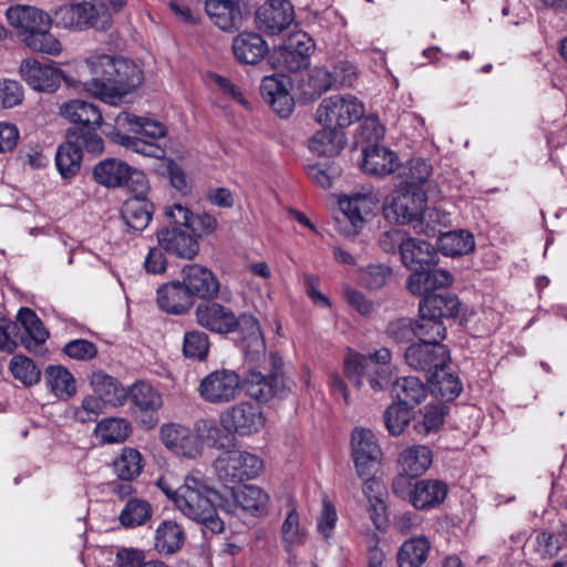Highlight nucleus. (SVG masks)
I'll return each mask as SVG.
<instances>
[{"mask_svg": "<svg viewBox=\"0 0 567 567\" xmlns=\"http://www.w3.org/2000/svg\"><path fill=\"white\" fill-rule=\"evenodd\" d=\"M6 17L25 47L50 55H58L62 50L61 42L50 33L53 21L56 27L64 29L94 28L102 31L109 30L113 22L109 8L103 2L86 0L59 7L53 19L35 7L21 4L10 7Z\"/></svg>", "mask_w": 567, "mask_h": 567, "instance_id": "1", "label": "nucleus"}, {"mask_svg": "<svg viewBox=\"0 0 567 567\" xmlns=\"http://www.w3.org/2000/svg\"><path fill=\"white\" fill-rule=\"evenodd\" d=\"M392 353L380 348L372 353L362 354L351 349L343 361V373L358 389L367 380L373 391H384L391 386L395 401L414 409L429 394V385L416 377H402L392 382Z\"/></svg>", "mask_w": 567, "mask_h": 567, "instance_id": "2", "label": "nucleus"}, {"mask_svg": "<svg viewBox=\"0 0 567 567\" xmlns=\"http://www.w3.org/2000/svg\"><path fill=\"white\" fill-rule=\"evenodd\" d=\"M91 79L80 82L83 89L99 100L117 105L143 82V71L132 60L107 54L86 58Z\"/></svg>", "mask_w": 567, "mask_h": 567, "instance_id": "3", "label": "nucleus"}, {"mask_svg": "<svg viewBox=\"0 0 567 567\" xmlns=\"http://www.w3.org/2000/svg\"><path fill=\"white\" fill-rule=\"evenodd\" d=\"M198 326L216 334L226 336L237 332L240 336L239 346L244 352L252 351L262 354L264 336L258 319L248 312L239 316L216 299L200 302L195 309Z\"/></svg>", "mask_w": 567, "mask_h": 567, "instance_id": "4", "label": "nucleus"}, {"mask_svg": "<svg viewBox=\"0 0 567 567\" xmlns=\"http://www.w3.org/2000/svg\"><path fill=\"white\" fill-rule=\"evenodd\" d=\"M266 346L262 354L252 351L245 352L246 361L240 369L241 391L258 403H267L272 399H284L290 388L284 373V360L278 353L269 355V367L266 365Z\"/></svg>", "mask_w": 567, "mask_h": 567, "instance_id": "5", "label": "nucleus"}, {"mask_svg": "<svg viewBox=\"0 0 567 567\" xmlns=\"http://www.w3.org/2000/svg\"><path fill=\"white\" fill-rule=\"evenodd\" d=\"M437 258V250L432 244L406 237L401 246V261L411 270L406 280V288L411 293L450 287L453 284L452 274L436 267Z\"/></svg>", "mask_w": 567, "mask_h": 567, "instance_id": "6", "label": "nucleus"}, {"mask_svg": "<svg viewBox=\"0 0 567 567\" xmlns=\"http://www.w3.org/2000/svg\"><path fill=\"white\" fill-rule=\"evenodd\" d=\"M177 508L188 518L202 524L213 534L224 532L225 525L218 516V508L229 509L224 506V498L214 488L202 480L187 475L182 484Z\"/></svg>", "mask_w": 567, "mask_h": 567, "instance_id": "7", "label": "nucleus"}, {"mask_svg": "<svg viewBox=\"0 0 567 567\" xmlns=\"http://www.w3.org/2000/svg\"><path fill=\"white\" fill-rule=\"evenodd\" d=\"M196 434L182 424L165 423L161 426L159 436L165 447L174 454L196 458L202 454V445L205 442L208 446L223 449L220 442L221 429L213 420H199L195 424Z\"/></svg>", "mask_w": 567, "mask_h": 567, "instance_id": "8", "label": "nucleus"}, {"mask_svg": "<svg viewBox=\"0 0 567 567\" xmlns=\"http://www.w3.org/2000/svg\"><path fill=\"white\" fill-rule=\"evenodd\" d=\"M49 338L42 320L34 310L21 307L17 315V322L0 326V350L13 353L20 344L29 352H38Z\"/></svg>", "mask_w": 567, "mask_h": 567, "instance_id": "9", "label": "nucleus"}, {"mask_svg": "<svg viewBox=\"0 0 567 567\" xmlns=\"http://www.w3.org/2000/svg\"><path fill=\"white\" fill-rule=\"evenodd\" d=\"M446 288H431L427 291L414 293L421 296L419 316L434 336L446 334L444 319H454L461 311L458 297Z\"/></svg>", "mask_w": 567, "mask_h": 567, "instance_id": "10", "label": "nucleus"}, {"mask_svg": "<svg viewBox=\"0 0 567 567\" xmlns=\"http://www.w3.org/2000/svg\"><path fill=\"white\" fill-rule=\"evenodd\" d=\"M100 155L104 151L102 136H86L78 132L66 131L65 141L60 144L55 152V167L63 179L75 177L82 166L83 152Z\"/></svg>", "mask_w": 567, "mask_h": 567, "instance_id": "11", "label": "nucleus"}, {"mask_svg": "<svg viewBox=\"0 0 567 567\" xmlns=\"http://www.w3.org/2000/svg\"><path fill=\"white\" fill-rule=\"evenodd\" d=\"M427 196L425 189H411L402 186L386 198L384 217L395 224H423Z\"/></svg>", "mask_w": 567, "mask_h": 567, "instance_id": "12", "label": "nucleus"}, {"mask_svg": "<svg viewBox=\"0 0 567 567\" xmlns=\"http://www.w3.org/2000/svg\"><path fill=\"white\" fill-rule=\"evenodd\" d=\"M446 334L430 336L419 339V342L410 344L405 352V362L414 370L423 371L427 375L432 372L447 368L451 360L450 350L442 343Z\"/></svg>", "mask_w": 567, "mask_h": 567, "instance_id": "13", "label": "nucleus"}, {"mask_svg": "<svg viewBox=\"0 0 567 567\" xmlns=\"http://www.w3.org/2000/svg\"><path fill=\"white\" fill-rule=\"evenodd\" d=\"M215 470L218 478L228 486L256 478L264 471V461L254 453L230 450L218 456Z\"/></svg>", "mask_w": 567, "mask_h": 567, "instance_id": "14", "label": "nucleus"}, {"mask_svg": "<svg viewBox=\"0 0 567 567\" xmlns=\"http://www.w3.org/2000/svg\"><path fill=\"white\" fill-rule=\"evenodd\" d=\"M364 114V104L355 96L336 94L326 97L319 104L316 118L324 127L343 131Z\"/></svg>", "mask_w": 567, "mask_h": 567, "instance_id": "15", "label": "nucleus"}, {"mask_svg": "<svg viewBox=\"0 0 567 567\" xmlns=\"http://www.w3.org/2000/svg\"><path fill=\"white\" fill-rule=\"evenodd\" d=\"M351 456L359 477L377 473L382 460V451L371 430L363 427L353 430L351 434Z\"/></svg>", "mask_w": 567, "mask_h": 567, "instance_id": "16", "label": "nucleus"}, {"mask_svg": "<svg viewBox=\"0 0 567 567\" xmlns=\"http://www.w3.org/2000/svg\"><path fill=\"white\" fill-rule=\"evenodd\" d=\"M20 74L30 87L40 92H55L62 80L69 86L78 87L80 84L52 63H42L35 59H24L20 65Z\"/></svg>", "mask_w": 567, "mask_h": 567, "instance_id": "17", "label": "nucleus"}, {"mask_svg": "<svg viewBox=\"0 0 567 567\" xmlns=\"http://www.w3.org/2000/svg\"><path fill=\"white\" fill-rule=\"evenodd\" d=\"M132 403V411L146 429H154L158 422V411L163 406L162 394L150 383L136 381L125 391Z\"/></svg>", "mask_w": 567, "mask_h": 567, "instance_id": "18", "label": "nucleus"}, {"mask_svg": "<svg viewBox=\"0 0 567 567\" xmlns=\"http://www.w3.org/2000/svg\"><path fill=\"white\" fill-rule=\"evenodd\" d=\"M198 392L209 403L234 401L241 392L240 373L228 369L212 371L200 381Z\"/></svg>", "mask_w": 567, "mask_h": 567, "instance_id": "19", "label": "nucleus"}, {"mask_svg": "<svg viewBox=\"0 0 567 567\" xmlns=\"http://www.w3.org/2000/svg\"><path fill=\"white\" fill-rule=\"evenodd\" d=\"M265 422L261 408L250 402L236 403L220 414L223 429L240 436L258 433L265 426Z\"/></svg>", "mask_w": 567, "mask_h": 567, "instance_id": "20", "label": "nucleus"}, {"mask_svg": "<svg viewBox=\"0 0 567 567\" xmlns=\"http://www.w3.org/2000/svg\"><path fill=\"white\" fill-rule=\"evenodd\" d=\"M252 7L246 2L235 0H206L205 11L223 31L233 32L239 30L244 21L251 16Z\"/></svg>", "mask_w": 567, "mask_h": 567, "instance_id": "21", "label": "nucleus"}, {"mask_svg": "<svg viewBox=\"0 0 567 567\" xmlns=\"http://www.w3.org/2000/svg\"><path fill=\"white\" fill-rule=\"evenodd\" d=\"M295 20V8L289 0H269L256 10L255 21L259 31L277 35Z\"/></svg>", "mask_w": 567, "mask_h": 567, "instance_id": "22", "label": "nucleus"}, {"mask_svg": "<svg viewBox=\"0 0 567 567\" xmlns=\"http://www.w3.org/2000/svg\"><path fill=\"white\" fill-rule=\"evenodd\" d=\"M61 111L62 115L73 123L66 131L81 133L85 138L90 135L101 136L97 131L103 123V116L94 103L72 100L65 103Z\"/></svg>", "mask_w": 567, "mask_h": 567, "instance_id": "23", "label": "nucleus"}, {"mask_svg": "<svg viewBox=\"0 0 567 567\" xmlns=\"http://www.w3.org/2000/svg\"><path fill=\"white\" fill-rule=\"evenodd\" d=\"M182 272L183 282L193 300L198 298L205 302L217 299L220 284L210 269L198 264H192L186 265Z\"/></svg>", "mask_w": 567, "mask_h": 567, "instance_id": "24", "label": "nucleus"}, {"mask_svg": "<svg viewBox=\"0 0 567 567\" xmlns=\"http://www.w3.org/2000/svg\"><path fill=\"white\" fill-rule=\"evenodd\" d=\"M156 238L161 249L178 258L193 259L199 251L197 239L183 227H163Z\"/></svg>", "mask_w": 567, "mask_h": 567, "instance_id": "25", "label": "nucleus"}, {"mask_svg": "<svg viewBox=\"0 0 567 567\" xmlns=\"http://www.w3.org/2000/svg\"><path fill=\"white\" fill-rule=\"evenodd\" d=\"M260 95L281 118H288L295 110V99L286 82L276 75L265 76L260 83Z\"/></svg>", "mask_w": 567, "mask_h": 567, "instance_id": "26", "label": "nucleus"}, {"mask_svg": "<svg viewBox=\"0 0 567 567\" xmlns=\"http://www.w3.org/2000/svg\"><path fill=\"white\" fill-rule=\"evenodd\" d=\"M338 204L344 218L350 223L353 234L363 228L368 219L374 216V210L378 208V203L371 195L361 193L343 196Z\"/></svg>", "mask_w": 567, "mask_h": 567, "instance_id": "27", "label": "nucleus"}, {"mask_svg": "<svg viewBox=\"0 0 567 567\" xmlns=\"http://www.w3.org/2000/svg\"><path fill=\"white\" fill-rule=\"evenodd\" d=\"M235 60L239 64L255 65L268 53L267 41L257 32L244 31L233 39L231 44Z\"/></svg>", "mask_w": 567, "mask_h": 567, "instance_id": "28", "label": "nucleus"}, {"mask_svg": "<svg viewBox=\"0 0 567 567\" xmlns=\"http://www.w3.org/2000/svg\"><path fill=\"white\" fill-rule=\"evenodd\" d=\"M157 305L163 311L178 316L187 313L193 308L194 300L184 282L175 280L158 287Z\"/></svg>", "mask_w": 567, "mask_h": 567, "instance_id": "29", "label": "nucleus"}, {"mask_svg": "<svg viewBox=\"0 0 567 567\" xmlns=\"http://www.w3.org/2000/svg\"><path fill=\"white\" fill-rule=\"evenodd\" d=\"M361 169L370 175L385 176L394 173L400 167L395 152L374 144L363 150Z\"/></svg>", "mask_w": 567, "mask_h": 567, "instance_id": "30", "label": "nucleus"}, {"mask_svg": "<svg viewBox=\"0 0 567 567\" xmlns=\"http://www.w3.org/2000/svg\"><path fill=\"white\" fill-rule=\"evenodd\" d=\"M449 485L441 480H420L414 484L411 505L417 511L439 507L446 499Z\"/></svg>", "mask_w": 567, "mask_h": 567, "instance_id": "31", "label": "nucleus"}, {"mask_svg": "<svg viewBox=\"0 0 567 567\" xmlns=\"http://www.w3.org/2000/svg\"><path fill=\"white\" fill-rule=\"evenodd\" d=\"M154 204L144 197H128L122 205L121 217L127 226V230L140 234L152 220Z\"/></svg>", "mask_w": 567, "mask_h": 567, "instance_id": "32", "label": "nucleus"}, {"mask_svg": "<svg viewBox=\"0 0 567 567\" xmlns=\"http://www.w3.org/2000/svg\"><path fill=\"white\" fill-rule=\"evenodd\" d=\"M90 384L93 391L112 406H123L127 401L126 388L102 370L92 372Z\"/></svg>", "mask_w": 567, "mask_h": 567, "instance_id": "33", "label": "nucleus"}, {"mask_svg": "<svg viewBox=\"0 0 567 567\" xmlns=\"http://www.w3.org/2000/svg\"><path fill=\"white\" fill-rule=\"evenodd\" d=\"M386 336L395 343H409L414 339L433 336L429 327L419 319L398 318L390 321L385 328Z\"/></svg>", "mask_w": 567, "mask_h": 567, "instance_id": "34", "label": "nucleus"}, {"mask_svg": "<svg viewBox=\"0 0 567 567\" xmlns=\"http://www.w3.org/2000/svg\"><path fill=\"white\" fill-rule=\"evenodd\" d=\"M132 173V166L117 158H105L93 168L94 181L109 188L124 186Z\"/></svg>", "mask_w": 567, "mask_h": 567, "instance_id": "35", "label": "nucleus"}, {"mask_svg": "<svg viewBox=\"0 0 567 567\" xmlns=\"http://www.w3.org/2000/svg\"><path fill=\"white\" fill-rule=\"evenodd\" d=\"M433 453L425 445H412L404 449L398 458L401 471L412 477L422 476L432 465Z\"/></svg>", "mask_w": 567, "mask_h": 567, "instance_id": "36", "label": "nucleus"}, {"mask_svg": "<svg viewBox=\"0 0 567 567\" xmlns=\"http://www.w3.org/2000/svg\"><path fill=\"white\" fill-rule=\"evenodd\" d=\"M346 144L347 138L343 131L323 126L310 138L309 148L318 156L332 157L338 155Z\"/></svg>", "mask_w": 567, "mask_h": 567, "instance_id": "37", "label": "nucleus"}, {"mask_svg": "<svg viewBox=\"0 0 567 567\" xmlns=\"http://www.w3.org/2000/svg\"><path fill=\"white\" fill-rule=\"evenodd\" d=\"M236 506L248 512L255 517H260L268 512L269 495L256 485H244L241 489L235 491L230 487Z\"/></svg>", "mask_w": 567, "mask_h": 567, "instance_id": "38", "label": "nucleus"}, {"mask_svg": "<svg viewBox=\"0 0 567 567\" xmlns=\"http://www.w3.org/2000/svg\"><path fill=\"white\" fill-rule=\"evenodd\" d=\"M333 87H336V79L330 70L326 66H316L308 72L300 84L301 99L305 102H313Z\"/></svg>", "mask_w": 567, "mask_h": 567, "instance_id": "39", "label": "nucleus"}, {"mask_svg": "<svg viewBox=\"0 0 567 567\" xmlns=\"http://www.w3.org/2000/svg\"><path fill=\"white\" fill-rule=\"evenodd\" d=\"M442 368V371L432 372L426 377L429 388L433 395L445 401L453 402L463 391V384L458 375Z\"/></svg>", "mask_w": 567, "mask_h": 567, "instance_id": "40", "label": "nucleus"}, {"mask_svg": "<svg viewBox=\"0 0 567 567\" xmlns=\"http://www.w3.org/2000/svg\"><path fill=\"white\" fill-rule=\"evenodd\" d=\"M431 544L425 536L403 542L396 554L398 567H421L427 559Z\"/></svg>", "mask_w": 567, "mask_h": 567, "instance_id": "41", "label": "nucleus"}, {"mask_svg": "<svg viewBox=\"0 0 567 567\" xmlns=\"http://www.w3.org/2000/svg\"><path fill=\"white\" fill-rule=\"evenodd\" d=\"M185 542L183 527L175 520H163L155 532V549L162 555L178 551Z\"/></svg>", "mask_w": 567, "mask_h": 567, "instance_id": "42", "label": "nucleus"}, {"mask_svg": "<svg viewBox=\"0 0 567 567\" xmlns=\"http://www.w3.org/2000/svg\"><path fill=\"white\" fill-rule=\"evenodd\" d=\"M45 382L51 392L59 399H70L76 392L73 374L62 365H49L45 369Z\"/></svg>", "mask_w": 567, "mask_h": 567, "instance_id": "43", "label": "nucleus"}, {"mask_svg": "<svg viewBox=\"0 0 567 567\" xmlns=\"http://www.w3.org/2000/svg\"><path fill=\"white\" fill-rule=\"evenodd\" d=\"M474 247V237L466 230L447 231L437 238V248L444 256L467 255Z\"/></svg>", "mask_w": 567, "mask_h": 567, "instance_id": "44", "label": "nucleus"}, {"mask_svg": "<svg viewBox=\"0 0 567 567\" xmlns=\"http://www.w3.org/2000/svg\"><path fill=\"white\" fill-rule=\"evenodd\" d=\"M117 125H128L136 134L158 140L166 135V126L159 121L140 117L127 112H121L116 117Z\"/></svg>", "mask_w": 567, "mask_h": 567, "instance_id": "45", "label": "nucleus"}, {"mask_svg": "<svg viewBox=\"0 0 567 567\" xmlns=\"http://www.w3.org/2000/svg\"><path fill=\"white\" fill-rule=\"evenodd\" d=\"M153 508L147 501L130 498L118 515V520L125 528L143 526L152 517Z\"/></svg>", "mask_w": 567, "mask_h": 567, "instance_id": "46", "label": "nucleus"}, {"mask_svg": "<svg viewBox=\"0 0 567 567\" xmlns=\"http://www.w3.org/2000/svg\"><path fill=\"white\" fill-rule=\"evenodd\" d=\"M95 433L103 443H122L132 433V426L126 419L106 417L96 424Z\"/></svg>", "mask_w": 567, "mask_h": 567, "instance_id": "47", "label": "nucleus"}, {"mask_svg": "<svg viewBox=\"0 0 567 567\" xmlns=\"http://www.w3.org/2000/svg\"><path fill=\"white\" fill-rule=\"evenodd\" d=\"M210 339L202 330H188L184 333L182 352L183 355L192 361H206L209 354Z\"/></svg>", "mask_w": 567, "mask_h": 567, "instance_id": "48", "label": "nucleus"}, {"mask_svg": "<svg viewBox=\"0 0 567 567\" xmlns=\"http://www.w3.org/2000/svg\"><path fill=\"white\" fill-rule=\"evenodd\" d=\"M114 472L122 481H133L143 470L142 454L132 447H125L113 462Z\"/></svg>", "mask_w": 567, "mask_h": 567, "instance_id": "49", "label": "nucleus"}, {"mask_svg": "<svg viewBox=\"0 0 567 567\" xmlns=\"http://www.w3.org/2000/svg\"><path fill=\"white\" fill-rule=\"evenodd\" d=\"M275 68L290 73L299 72L310 65V59L297 50L288 48L285 43L276 49L271 55Z\"/></svg>", "mask_w": 567, "mask_h": 567, "instance_id": "50", "label": "nucleus"}, {"mask_svg": "<svg viewBox=\"0 0 567 567\" xmlns=\"http://www.w3.org/2000/svg\"><path fill=\"white\" fill-rule=\"evenodd\" d=\"M445 411L440 405L429 404L420 411V417L413 415V430L421 436L435 433L444 423Z\"/></svg>", "mask_w": 567, "mask_h": 567, "instance_id": "51", "label": "nucleus"}, {"mask_svg": "<svg viewBox=\"0 0 567 567\" xmlns=\"http://www.w3.org/2000/svg\"><path fill=\"white\" fill-rule=\"evenodd\" d=\"M113 140L127 150L146 157L161 159L166 154L165 148L155 142H148L138 136L127 135L118 131L114 133Z\"/></svg>", "mask_w": 567, "mask_h": 567, "instance_id": "52", "label": "nucleus"}, {"mask_svg": "<svg viewBox=\"0 0 567 567\" xmlns=\"http://www.w3.org/2000/svg\"><path fill=\"white\" fill-rule=\"evenodd\" d=\"M412 408L394 401L384 412V425L388 432L398 436L401 435L405 427L413 421Z\"/></svg>", "mask_w": 567, "mask_h": 567, "instance_id": "53", "label": "nucleus"}, {"mask_svg": "<svg viewBox=\"0 0 567 567\" xmlns=\"http://www.w3.org/2000/svg\"><path fill=\"white\" fill-rule=\"evenodd\" d=\"M281 542L287 550L293 546H301L306 542V533L300 526V516L296 506L289 509L281 525Z\"/></svg>", "mask_w": 567, "mask_h": 567, "instance_id": "54", "label": "nucleus"}, {"mask_svg": "<svg viewBox=\"0 0 567 567\" xmlns=\"http://www.w3.org/2000/svg\"><path fill=\"white\" fill-rule=\"evenodd\" d=\"M10 371L14 379L19 380L25 386H32L39 383L41 371L29 357L19 354L10 361Z\"/></svg>", "mask_w": 567, "mask_h": 567, "instance_id": "55", "label": "nucleus"}, {"mask_svg": "<svg viewBox=\"0 0 567 567\" xmlns=\"http://www.w3.org/2000/svg\"><path fill=\"white\" fill-rule=\"evenodd\" d=\"M392 277V268L385 264H371L360 271V284L368 290H379Z\"/></svg>", "mask_w": 567, "mask_h": 567, "instance_id": "56", "label": "nucleus"}, {"mask_svg": "<svg viewBox=\"0 0 567 567\" xmlns=\"http://www.w3.org/2000/svg\"><path fill=\"white\" fill-rule=\"evenodd\" d=\"M432 173V166L424 158H412L409 162V173L406 174L404 187L411 189H424Z\"/></svg>", "mask_w": 567, "mask_h": 567, "instance_id": "57", "label": "nucleus"}, {"mask_svg": "<svg viewBox=\"0 0 567 567\" xmlns=\"http://www.w3.org/2000/svg\"><path fill=\"white\" fill-rule=\"evenodd\" d=\"M338 515L334 505L324 497L322 501V508L317 519L318 533L324 538L329 539L336 528Z\"/></svg>", "mask_w": 567, "mask_h": 567, "instance_id": "58", "label": "nucleus"}, {"mask_svg": "<svg viewBox=\"0 0 567 567\" xmlns=\"http://www.w3.org/2000/svg\"><path fill=\"white\" fill-rule=\"evenodd\" d=\"M63 352L71 359L89 361L97 355V347L86 339H74L63 347Z\"/></svg>", "mask_w": 567, "mask_h": 567, "instance_id": "59", "label": "nucleus"}, {"mask_svg": "<svg viewBox=\"0 0 567 567\" xmlns=\"http://www.w3.org/2000/svg\"><path fill=\"white\" fill-rule=\"evenodd\" d=\"M104 404L107 403L100 395H87L83 399L81 408L74 412V417L82 423L95 421L102 413Z\"/></svg>", "mask_w": 567, "mask_h": 567, "instance_id": "60", "label": "nucleus"}, {"mask_svg": "<svg viewBox=\"0 0 567 567\" xmlns=\"http://www.w3.org/2000/svg\"><path fill=\"white\" fill-rule=\"evenodd\" d=\"M307 176L319 187L328 189L332 186V178L339 174L338 167L333 164H312L307 168Z\"/></svg>", "mask_w": 567, "mask_h": 567, "instance_id": "61", "label": "nucleus"}, {"mask_svg": "<svg viewBox=\"0 0 567 567\" xmlns=\"http://www.w3.org/2000/svg\"><path fill=\"white\" fill-rule=\"evenodd\" d=\"M536 545L537 551L544 558L556 557L563 548L560 536L547 530L537 534Z\"/></svg>", "mask_w": 567, "mask_h": 567, "instance_id": "62", "label": "nucleus"}, {"mask_svg": "<svg viewBox=\"0 0 567 567\" xmlns=\"http://www.w3.org/2000/svg\"><path fill=\"white\" fill-rule=\"evenodd\" d=\"M23 100L22 85L14 80L0 81V104L4 109L19 105Z\"/></svg>", "mask_w": 567, "mask_h": 567, "instance_id": "63", "label": "nucleus"}, {"mask_svg": "<svg viewBox=\"0 0 567 567\" xmlns=\"http://www.w3.org/2000/svg\"><path fill=\"white\" fill-rule=\"evenodd\" d=\"M166 218L169 223L168 227H183L189 229L194 213L186 206L174 204L168 206L165 212Z\"/></svg>", "mask_w": 567, "mask_h": 567, "instance_id": "64", "label": "nucleus"}]
</instances>
